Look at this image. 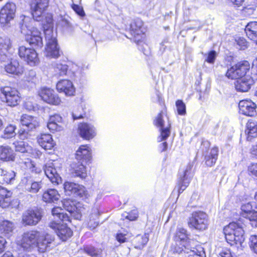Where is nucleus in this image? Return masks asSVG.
<instances>
[{
    "instance_id": "obj_18",
    "label": "nucleus",
    "mask_w": 257,
    "mask_h": 257,
    "mask_svg": "<svg viewBox=\"0 0 257 257\" xmlns=\"http://www.w3.org/2000/svg\"><path fill=\"white\" fill-rule=\"evenodd\" d=\"M77 132L80 137L86 141L93 139L96 135L95 127L87 122L79 123L77 127Z\"/></svg>"
},
{
    "instance_id": "obj_52",
    "label": "nucleus",
    "mask_w": 257,
    "mask_h": 257,
    "mask_svg": "<svg viewBox=\"0 0 257 257\" xmlns=\"http://www.w3.org/2000/svg\"><path fill=\"white\" fill-rule=\"evenodd\" d=\"M217 56V52L212 50L206 54L205 61L209 64H213L215 63Z\"/></svg>"
},
{
    "instance_id": "obj_16",
    "label": "nucleus",
    "mask_w": 257,
    "mask_h": 257,
    "mask_svg": "<svg viewBox=\"0 0 257 257\" xmlns=\"http://www.w3.org/2000/svg\"><path fill=\"white\" fill-rule=\"evenodd\" d=\"M170 251L173 254H178L189 257L191 253H195V251L191 243L179 241L174 242L171 244Z\"/></svg>"
},
{
    "instance_id": "obj_53",
    "label": "nucleus",
    "mask_w": 257,
    "mask_h": 257,
    "mask_svg": "<svg viewBox=\"0 0 257 257\" xmlns=\"http://www.w3.org/2000/svg\"><path fill=\"white\" fill-rule=\"evenodd\" d=\"M237 48L244 50L248 47V42L243 37H238L235 40Z\"/></svg>"
},
{
    "instance_id": "obj_17",
    "label": "nucleus",
    "mask_w": 257,
    "mask_h": 257,
    "mask_svg": "<svg viewBox=\"0 0 257 257\" xmlns=\"http://www.w3.org/2000/svg\"><path fill=\"white\" fill-rule=\"evenodd\" d=\"M25 41L32 47L37 49L43 46V39L41 32L37 29L33 28L25 35Z\"/></svg>"
},
{
    "instance_id": "obj_7",
    "label": "nucleus",
    "mask_w": 257,
    "mask_h": 257,
    "mask_svg": "<svg viewBox=\"0 0 257 257\" xmlns=\"http://www.w3.org/2000/svg\"><path fill=\"white\" fill-rule=\"evenodd\" d=\"M250 64L247 60H240L229 67L225 73V76L231 80L242 78L250 70Z\"/></svg>"
},
{
    "instance_id": "obj_5",
    "label": "nucleus",
    "mask_w": 257,
    "mask_h": 257,
    "mask_svg": "<svg viewBox=\"0 0 257 257\" xmlns=\"http://www.w3.org/2000/svg\"><path fill=\"white\" fill-rule=\"evenodd\" d=\"M167 115V108L165 105L164 108L157 115L153 120L154 125L158 128H159L160 134L158 137V142L166 140L170 136L171 133V124L168 122L166 127H164L165 121L163 118L164 116Z\"/></svg>"
},
{
    "instance_id": "obj_57",
    "label": "nucleus",
    "mask_w": 257,
    "mask_h": 257,
    "mask_svg": "<svg viewBox=\"0 0 257 257\" xmlns=\"http://www.w3.org/2000/svg\"><path fill=\"white\" fill-rule=\"evenodd\" d=\"M247 173L257 180V163H251L247 167Z\"/></svg>"
},
{
    "instance_id": "obj_64",
    "label": "nucleus",
    "mask_w": 257,
    "mask_h": 257,
    "mask_svg": "<svg viewBox=\"0 0 257 257\" xmlns=\"http://www.w3.org/2000/svg\"><path fill=\"white\" fill-rule=\"evenodd\" d=\"M251 68L252 75L257 79V58L253 61Z\"/></svg>"
},
{
    "instance_id": "obj_29",
    "label": "nucleus",
    "mask_w": 257,
    "mask_h": 257,
    "mask_svg": "<svg viewBox=\"0 0 257 257\" xmlns=\"http://www.w3.org/2000/svg\"><path fill=\"white\" fill-rule=\"evenodd\" d=\"M12 192L0 185V206L7 208L13 206Z\"/></svg>"
},
{
    "instance_id": "obj_40",
    "label": "nucleus",
    "mask_w": 257,
    "mask_h": 257,
    "mask_svg": "<svg viewBox=\"0 0 257 257\" xmlns=\"http://www.w3.org/2000/svg\"><path fill=\"white\" fill-rule=\"evenodd\" d=\"M81 250L91 257H99L102 254V252L101 248H97L91 244L84 245Z\"/></svg>"
},
{
    "instance_id": "obj_9",
    "label": "nucleus",
    "mask_w": 257,
    "mask_h": 257,
    "mask_svg": "<svg viewBox=\"0 0 257 257\" xmlns=\"http://www.w3.org/2000/svg\"><path fill=\"white\" fill-rule=\"evenodd\" d=\"M18 54L22 59L30 66H36L40 62L38 54L33 48L27 47L24 45L20 46L18 48Z\"/></svg>"
},
{
    "instance_id": "obj_2",
    "label": "nucleus",
    "mask_w": 257,
    "mask_h": 257,
    "mask_svg": "<svg viewBox=\"0 0 257 257\" xmlns=\"http://www.w3.org/2000/svg\"><path fill=\"white\" fill-rule=\"evenodd\" d=\"M223 233L226 241L231 246H241L244 241V230L239 223L230 222L223 227Z\"/></svg>"
},
{
    "instance_id": "obj_42",
    "label": "nucleus",
    "mask_w": 257,
    "mask_h": 257,
    "mask_svg": "<svg viewBox=\"0 0 257 257\" xmlns=\"http://www.w3.org/2000/svg\"><path fill=\"white\" fill-rule=\"evenodd\" d=\"M14 229V225L12 222L6 220H0V234L6 236L12 232Z\"/></svg>"
},
{
    "instance_id": "obj_37",
    "label": "nucleus",
    "mask_w": 257,
    "mask_h": 257,
    "mask_svg": "<svg viewBox=\"0 0 257 257\" xmlns=\"http://www.w3.org/2000/svg\"><path fill=\"white\" fill-rule=\"evenodd\" d=\"M245 132L248 140L250 141L252 138L256 137L257 121H255L252 119H248L246 123Z\"/></svg>"
},
{
    "instance_id": "obj_34",
    "label": "nucleus",
    "mask_w": 257,
    "mask_h": 257,
    "mask_svg": "<svg viewBox=\"0 0 257 257\" xmlns=\"http://www.w3.org/2000/svg\"><path fill=\"white\" fill-rule=\"evenodd\" d=\"M60 194L55 189H48L43 192L42 195V200L47 203H52L57 201Z\"/></svg>"
},
{
    "instance_id": "obj_19",
    "label": "nucleus",
    "mask_w": 257,
    "mask_h": 257,
    "mask_svg": "<svg viewBox=\"0 0 257 257\" xmlns=\"http://www.w3.org/2000/svg\"><path fill=\"white\" fill-rule=\"evenodd\" d=\"M64 123V121L62 116L59 113H54L49 116L47 127L50 132L55 133L63 130Z\"/></svg>"
},
{
    "instance_id": "obj_56",
    "label": "nucleus",
    "mask_w": 257,
    "mask_h": 257,
    "mask_svg": "<svg viewBox=\"0 0 257 257\" xmlns=\"http://www.w3.org/2000/svg\"><path fill=\"white\" fill-rule=\"evenodd\" d=\"M72 117L73 119H78L84 117L86 115V113L83 111L82 107L78 108L72 112Z\"/></svg>"
},
{
    "instance_id": "obj_62",
    "label": "nucleus",
    "mask_w": 257,
    "mask_h": 257,
    "mask_svg": "<svg viewBox=\"0 0 257 257\" xmlns=\"http://www.w3.org/2000/svg\"><path fill=\"white\" fill-rule=\"evenodd\" d=\"M126 234L121 232H118L115 235L116 240L120 243H123L127 241Z\"/></svg>"
},
{
    "instance_id": "obj_13",
    "label": "nucleus",
    "mask_w": 257,
    "mask_h": 257,
    "mask_svg": "<svg viewBox=\"0 0 257 257\" xmlns=\"http://www.w3.org/2000/svg\"><path fill=\"white\" fill-rule=\"evenodd\" d=\"M4 70L9 75L13 77H20L25 71L24 64L17 59L11 58L9 62L5 65Z\"/></svg>"
},
{
    "instance_id": "obj_46",
    "label": "nucleus",
    "mask_w": 257,
    "mask_h": 257,
    "mask_svg": "<svg viewBox=\"0 0 257 257\" xmlns=\"http://www.w3.org/2000/svg\"><path fill=\"white\" fill-rule=\"evenodd\" d=\"M148 240L149 238L146 234L144 235H138L135 239L136 247H143L147 243Z\"/></svg>"
},
{
    "instance_id": "obj_14",
    "label": "nucleus",
    "mask_w": 257,
    "mask_h": 257,
    "mask_svg": "<svg viewBox=\"0 0 257 257\" xmlns=\"http://www.w3.org/2000/svg\"><path fill=\"white\" fill-rule=\"evenodd\" d=\"M49 226L54 230L58 237L63 241H65L73 235V231L67 225L60 224L55 220L51 221Z\"/></svg>"
},
{
    "instance_id": "obj_21",
    "label": "nucleus",
    "mask_w": 257,
    "mask_h": 257,
    "mask_svg": "<svg viewBox=\"0 0 257 257\" xmlns=\"http://www.w3.org/2000/svg\"><path fill=\"white\" fill-rule=\"evenodd\" d=\"M56 88L59 93H64L67 96H73L75 95L76 88L72 82L69 79H61L57 82Z\"/></svg>"
},
{
    "instance_id": "obj_54",
    "label": "nucleus",
    "mask_w": 257,
    "mask_h": 257,
    "mask_svg": "<svg viewBox=\"0 0 257 257\" xmlns=\"http://www.w3.org/2000/svg\"><path fill=\"white\" fill-rule=\"evenodd\" d=\"M71 8L80 18H83L85 16V13L82 6L73 3L71 5Z\"/></svg>"
},
{
    "instance_id": "obj_3",
    "label": "nucleus",
    "mask_w": 257,
    "mask_h": 257,
    "mask_svg": "<svg viewBox=\"0 0 257 257\" xmlns=\"http://www.w3.org/2000/svg\"><path fill=\"white\" fill-rule=\"evenodd\" d=\"M0 98L7 106L11 107L19 105L22 101V96L19 89L10 85L0 87Z\"/></svg>"
},
{
    "instance_id": "obj_50",
    "label": "nucleus",
    "mask_w": 257,
    "mask_h": 257,
    "mask_svg": "<svg viewBox=\"0 0 257 257\" xmlns=\"http://www.w3.org/2000/svg\"><path fill=\"white\" fill-rule=\"evenodd\" d=\"M78 184L71 182H65L64 183V189L65 192H69L74 195L77 188Z\"/></svg>"
},
{
    "instance_id": "obj_6",
    "label": "nucleus",
    "mask_w": 257,
    "mask_h": 257,
    "mask_svg": "<svg viewBox=\"0 0 257 257\" xmlns=\"http://www.w3.org/2000/svg\"><path fill=\"white\" fill-rule=\"evenodd\" d=\"M188 225L191 229L202 231L208 228V216L202 211H193L188 218Z\"/></svg>"
},
{
    "instance_id": "obj_12",
    "label": "nucleus",
    "mask_w": 257,
    "mask_h": 257,
    "mask_svg": "<svg viewBox=\"0 0 257 257\" xmlns=\"http://www.w3.org/2000/svg\"><path fill=\"white\" fill-rule=\"evenodd\" d=\"M38 95L43 101L50 105H59L62 103L60 97L51 88H41L38 91Z\"/></svg>"
},
{
    "instance_id": "obj_32",
    "label": "nucleus",
    "mask_w": 257,
    "mask_h": 257,
    "mask_svg": "<svg viewBox=\"0 0 257 257\" xmlns=\"http://www.w3.org/2000/svg\"><path fill=\"white\" fill-rule=\"evenodd\" d=\"M21 183L26 191L30 193H37L41 188V182L32 181L28 177H24Z\"/></svg>"
},
{
    "instance_id": "obj_55",
    "label": "nucleus",
    "mask_w": 257,
    "mask_h": 257,
    "mask_svg": "<svg viewBox=\"0 0 257 257\" xmlns=\"http://www.w3.org/2000/svg\"><path fill=\"white\" fill-rule=\"evenodd\" d=\"M249 245L253 252L257 254V235H251L249 238Z\"/></svg>"
},
{
    "instance_id": "obj_11",
    "label": "nucleus",
    "mask_w": 257,
    "mask_h": 257,
    "mask_svg": "<svg viewBox=\"0 0 257 257\" xmlns=\"http://www.w3.org/2000/svg\"><path fill=\"white\" fill-rule=\"evenodd\" d=\"M49 3L50 0H31L29 7L33 18L39 21L47 10Z\"/></svg>"
},
{
    "instance_id": "obj_61",
    "label": "nucleus",
    "mask_w": 257,
    "mask_h": 257,
    "mask_svg": "<svg viewBox=\"0 0 257 257\" xmlns=\"http://www.w3.org/2000/svg\"><path fill=\"white\" fill-rule=\"evenodd\" d=\"M63 209L61 207L55 206L52 209L51 213L54 217H58L63 213Z\"/></svg>"
},
{
    "instance_id": "obj_28",
    "label": "nucleus",
    "mask_w": 257,
    "mask_h": 257,
    "mask_svg": "<svg viewBox=\"0 0 257 257\" xmlns=\"http://www.w3.org/2000/svg\"><path fill=\"white\" fill-rule=\"evenodd\" d=\"M16 155L13 149L8 145L0 146V161L13 162L16 160Z\"/></svg>"
},
{
    "instance_id": "obj_23",
    "label": "nucleus",
    "mask_w": 257,
    "mask_h": 257,
    "mask_svg": "<svg viewBox=\"0 0 257 257\" xmlns=\"http://www.w3.org/2000/svg\"><path fill=\"white\" fill-rule=\"evenodd\" d=\"M86 165L81 161L72 163L70 169L71 174L74 177H78L82 180L85 179L88 176Z\"/></svg>"
},
{
    "instance_id": "obj_30",
    "label": "nucleus",
    "mask_w": 257,
    "mask_h": 257,
    "mask_svg": "<svg viewBox=\"0 0 257 257\" xmlns=\"http://www.w3.org/2000/svg\"><path fill=\"white\" fill-rule=\"evenodd\" d=\"M43 169L46 176L53 184L58 185L61 182V178L52 163L45 164Z\"/></svg>"
},
{
    "instance_id": "obj_35",
    "label": "nucleus",
    "mask_w": 257,
    "mask_h": 257,
    "mask_svg": "<svg viewBox=\"0 0 257 257\" xmlns=\"http://www.w3.org/2000/svg\"><path fill=\"white\" fill-rule=\"evenodd\" d=\"M21 124L29 128V130H33L39 126V122L37 118L33 116L24 114L20 118Z\"/></svg>"
},
{
    "instance_id": "obj_1",
    "label": "nucleus",
    "mask_w": 257,
    "mask_h": 257,
    "mask_svg": "<svg viewBox=\"0 0 257 257\" xmlns=\"http://www.w3.org/2000/svg\"><path fill=\"white\" fill-rule=\"evenodd\" d=\"M56 245L54 236L35 229L24 232L20 242V246L24 250L32 251L36 248L40 253L50 250Z\"/></svg>"
},
{
    "instance_id": "obj_51",
    "label": "nucleus",
    "mask_w": 257,
    "mask_h": 257,
    "mask_svg": "<svg viewBox=\"0 0 257 257\" xmlns=\"http://www.w3.org/2000/svg\"><path fill=\"white\" fill-rule=\"evenodd\" d=\"M73 195L80 198H86L88 196V192L83 185L78 184L76 192Z\"/></svg>"
},
{
    "instance_id": "obj_26",
    "label": "nucleus",
    "mask_w": 257,
    "mask_h": 257,
    "mask_svg": "<svg viewBox=\"0 0 257 257\" xmlns=\"http://www.w3.org/2000/svg\"><path fill=\"white\" fill-rule=\"evenodd\" d=\"M240 215L251 222L257 223V210L253 208L252 203L250 202L241 205Z\"/></svg>"
},
{
    "instance_id": "obj_36",
    "label": "nucleus",
    "mask_w": 257,
    "mask_h": 257,
    "mask_svg": "<svg viewBox=\"0 0 257 257\" xmlns=\"http://www.w3.org/2000/svg\"><path fill=\"white\" fill-rule=\"evenodd\" d=\"M173 240L174 242H179L183 241L185 242L192 243V239L190 238L187 230L182 227L177 228L175 232Z\"/></svg>"
},
{
    "instance_id": "obj_38",
    "label": "nucleus",
    "mask_w": 257,
    "mask_h": 257,
    "mask_svg": "<svg viewBox=\"0 0 257 257\" xmlns=\"http://www.w3.org/2000/svg\"><path fill=\"white\" fill-rule=\"evenodd\" d=\"M218 156V148L214 147L210 150V152L206 154L204 157L205 163L207 167H212L215 165Z\"/></svg>"
},
{
    "instance_id": "obj_49",
    "label": "nucleus",
    "mask_w": 257,
    "mask_h": 257,
    "mask_svg": "<svg viewBox=\"0 0 257 257\" xmlns=\"http://www.w3.org/2000/svg\"><path fill=\"white\" fill-rule=\"evenodd\" d=\"M177 113L180 115H185L186 114V107L185 103L181 99H178L175 102Z\"/></svg>"
},
{
    "instance_id": "obj_27",
    "label": "nucleus",
    "mask_w": 257,
    "mask_h": 257,
    "mask_svg": "<svg viewBox=\"0 0 257 257\" xmlns=\"http://www.w3.org/2000/svg\"><path fill=\"white\" fill-rule=\"evenodd\" d=\"M64 208L70 213L71 217L75 219L80 220L82 214L80 208L76 206L75 201L70 199H64L62 201Z\"/></svg>"
},
{
    "instance_id": "obj_25",
    "label": "nucleus",
    "mask_w": 257,
    "mask_h": 257,
    "mask_svg": "<svg viewBox=\"0 0 257 257\" xmlns=\"http://www.w3.org/2000/svg\"><path fill=\"white\" fill-rule=\"evenodd\" d=\"M45 51L47 57L57 58L60 56V48L56 37L51 36L48 39Z\"/></svg>"
},
{
    "instance_id": "obj_31",
    "label": "nucleus",
    "mask_w": 257,
    "mask_h": 257,
    "mask_svg": "<svg viewBox=\"0 0 257 257\" xmlns=\"http://www.w3.org/2000/svg\"><path fill=\"white\" fill-rule=\"evenodd\" d=\"M39 145L45 150H51L55 146L52 136L49 134H41L37 138Z\"/></svg>"
},
{
    "instance_id": "obj_39",
    "label": "nucleus",
    "mask_w": 257,
    "mask_h": 257,
    "mask_svg": "<svg viewBox=\"0 0 257 257\" xmlns=\"http://www.w3.org/2000/svg\"><path fill=\"white\" fill-rule=\"evenodd\" d=\"M235 82V88L237 91L247 92L251 87V81L250 79L246 78L237 79Z\"/></svg>"
},
{
    "instance_id": "obj_15",
    "label": "nucleus",
    "mask_w": 257,
    "mask_h": 257,
    "mask_svg": "<svg viewBox=\"0 0 257 257\" xmlns=\"http://www.w3.org/2000/svg\"><path fill=\"white\" fill-rule=\"evenodd\" d=\"M75 158L77 161L83 162L85 165H89L92 162V151L89 144L79 146L75 153Z\"/></svg>"
},
{
    "instance_id": "obj_20",
    "label": "nucleus",
    "mask_w": 257,
    "mask_h": 257,
    "mask_svg": "<svg viewBox=\"0 0 257 257\" xmlns=\"http://www.w3.org/2000/svg\"><path fill=\"white\" fill-rule=\"evenodd\" d=\"M256 105L249 99L240 100L238 103L239 113L247 116H253L256 112Z\"/></svg>"
},
{
    "instance_id": "obj_60",
    "label": "nucleus",
    "mask_w": 257,
    "mask_h": 257,
    "mask_svg": "<svg viewBox=\"0 0 257 257\" xmlns=\"http://www.w3.org/2000/svg\"><path fill=\"white\" fill-rule=\"evenodd\" d=\"M31 131L29 130V128L28 127L27 128H21L18 131V135L21 139L25 140L28 138L29 133Z\"/></svg>"
},
{
    "instance_id": "obj_10",
    "label": "nucleus",
    "mask_w": 257,
    "mask_h": 257,
    "mask_svg": "<svg viewBox=\"0 0 257 257\" xmlns=\"http://www.w3.org/2000/svg\"><path fill=\"white\" fill-rule=\"evenodd\" d=\"M16 6L12 2H7L0 10V24L2 27L8 26L16 16Z\"/></svg>"
},
{
    "instance_id": "obj_58",
    "label": "nucleus",
    "mask_w": 257,
    "mask_h": 257,
    "mask_svg": "<svg viewBox=\"0 0 257 257\" xmlns=\"http://www.w3.org/2000/svg\"><path fill=\"white\" fill-rule=\"evenodd\" d=\"M15 146V151L17 152L24 153L27 152L24 143L23 142H16L13 143Z\"/></svg>"
},
{
    "instance_id": "obj_43",
    "label": "nucleus",
    "mask_w": 257,
    "mask_h": 257,
    "mask_svg": "<svg viewBox=\"0 0 257 257\" xmlns=\"http://www.w3.org/2000/svg\"><path fill=\"white\" fill-rule=\"evenodd\" d=\"M24 164L27 169H28L30 173L34 174H40L42 172L41 167L36 165L31 160L27 159L24 162Z\"/></svg>"
},
{
    "instance_id": "obj_4",
    "label": "nucleus",
    "mask_w": 257,
    "mask_h": 257,
    "mask_svg": "<svg viewBox=\"0 0 257 257\" xmlns=\"http://www.w3.org/2000/svg\"><path fill=\"white\" fill-rule=\"evenodd\" d=\"M127 31L131 35V40L137 45L145 43L147 28L141 19L137 18L133 20Z\"/></svg>"
},
{
    "instance_id": "obj_47",
    "label": "nucleus",
    "mask_w": 257,
    "mask_h": 257,
    "mask_svg": "<svg viewBox=\"0 0 257 257\" xmlns=\"http://www.w3.org/2000/svg\"><path fill=\"white\" fill-rule=\"evenodd\" d=\"M127 215L124 216L123 214L122 216H123V220L127 219L130 221H134L137 220L139 216V212L137 209H134L128 212H126Z\"/></svg>"
},
{
    "instance_id": "obj_41",
    "label": "nucleus",
    "mask_w": 257,
    "mask_h": 257,
    "mask_svg": "<svg viewBox=\"0 0 257 257\" xmlns=\"http://www.w3.org/2000/svg\"><path fill=\"white\" fill-rule=\"evenodd\" d=\"M1 177L3 183L9 184L11 181L14 180L16 173L15 172L10 169H6L5 168H1Z\"/></svg>"
},
{
    "instance_id": "obj_22",
    "label": "nucleus",
    "mask_w": 257,
    "mask_h": 257,
    "mask_svg": "<svg viewBox=\"0 0 257 257\" xmlns=\"http://www.w3.org/2000/svg\"><path fill=\"white\" fill-rule=\"evenodd\" d=\"M191 169V166H188L178 178L176 187L178 196L188 187L190 183L191 179L189 177V175Z\"/></svg>"
},
{
    "instance_id": "obj_45",
    "label": "nucleus",
    "mask_w": 257,
    "mask_h": 257,
    "mask_svg": "<svg viewBox=\"0 0 257 257\" xmlns=\"http://www.w3.org/2000/svg\"><path fill=\"white\" fill-rule=\"evenodd\" d=\"M99 215L98 213H92L90 215L89 219L87 222V227L90 230L96 228L99 224Z\"/></svg>"
},
{
    "instance_id": "obj_59",
    "label": "nucleus",
    "mask_w": 257,
    "mask_h": 257,
    "mask_svg": "<svg viewBox=\"0 0 257 257\" xmlns=\"http://www.w3.org/2000/svg\"><path fill=\"white\" fill-rule=\"evenodd\" d=\"M60 221L62 222L61 224L67 225V224L71 222V218L66 213L63 212L59 217Z\"/></svg>"
},
{
    "instance_id": "obj_33",
    "label": "nucleus",
    "mask_w": 257,
    "mask_h": 257,
    "mask_svg": "<svg viewBox=\"0 0 257 257\" xmlns=\"http://www.w3.org/2000/svg\"><path fill=\"white\" fill-rule=\"evenodd\" d=\"M244 31L247 37L257 45V21H251L245 26Z\"/></svg>"
},
{
    "instance_id": "obj_8",
    "label": "nucleus",
    "mask_w": 257,
    "mask_h": 257,
    "mask_svg": "<svg viewBox=\"0 0 257 257\" xmlns=\"http://www.w3.org/2000/svg\"><path fill=\"white\" fill-rule=\"evenodd\" d=\"M42 210L38 207L30 208L25 211L22 216V223L24 226L36 225L42 219Z\"/></svg>"
},
{
    "instance_id": "obj_24",
    "label": "nucleus",
    "mask_w": 257,
    "mask_h": 257,
    "mask_svg": "<svg viewBox=\"0 0 257 257\" xmlns=\"http://www.w3.org/2000/svg\"><path fill=\"white\" fill-rule=\"evenodd\" d=\"M12 43L10 38L5 37H0V61L6 62L10 59Z\"/></svg>"
},
{
    "instance_id": "obj_44",
    "label": "nucleus",
    "mask_w": 257,
    "mask_h": 257,
    "mask_svg": "<svg viewBox=\"0 0 257 257\" xmlns=\"http://www.w3.org/2000/svg\"><path fill=\"white\" fill-rule=\"evenodd\" d=\"M16 129L17 126L15 124H8L4 130L2 138L9 139L14 137L16 135L15 131Z\"/></svg>"
},
{
    "instance_id": "obj_63",
    "label": "nucleus",
    "mask_w": 257,
    "mask_h": 257,
    "mask_svg": "<svg viewBox=\"0 0 257 257\" xmlns=\"http://www.w3.org/2000/svg\"><path fill=\"white\" fill-rule=\"evenodd\" d=\"M7 244L6 239L3 236L0 235V254L5 250Z\"/></svg>"
},
{
    "instance_id": "obj_48",
    "label": "nucleus",
    "mask_w": 257,
    "mask_h": 257,
    "mask_svg": "<svg viewBox=\"0 0 257 257\" xmlns=\"http://www.w3.org/2000/svg\"><path fill=\"white\" fill-rule=\"evenodd\" d=\"M54 69L56 74L59 76H61L66 75L68 66L66 64L58 63L55 65Z\"/></svg>"
}]
</instances>
